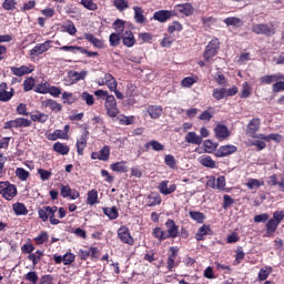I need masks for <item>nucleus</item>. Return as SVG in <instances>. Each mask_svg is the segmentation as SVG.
<instances>
[{"label":"nucleus","instance_id":"obj_1","mask_svg":"<svg viewBox=\"0 0 284 284\" xmlns=\"http://www.w3.org/2000/svg\"><path fill=\"white\" fill-rule=\"evenodd\" d=\"M252 32L255 34H264L265 37H274V34H276V27H274V24L258 23L252 27Z\"/></svg>","mask_w":284,"mask_h":284},{"label":"nucleus","instance_id":"obj_2","mask_svg":"<svg viewBox=\"0 0 284 284\" xmlns=\"http://www.w3.org/2000/svg\"><path fill=\"white\" fill-rule=\"evenodd\" d=\"M219 45H221V42L216 38L209 42L204 52L205 61H211L214 59V57H216L219 52Z\"/></svg>","mask_w":284,"mask_h":284},{"label":"nucleus","instance_id":"obj_3","mask_svg":"<svg viewBox=\"0 0 284 284\" xmlns=\"http://www.w3.org/2000/svg\"><path fill=\"white\" fill-rule=\"evenodd\" d=\"M104 108L106 110L108 116L114 119L119 114V108L116 106V99L114 95H108L105 98Z\"/></svg>","mask_w":284,"mask_h":284},{"label":"nucleus","instance_id":"obj_4","mask_svg":"<svg viewBox=\"0 0 284 284\" xmlns=\"http://www.w3.org/2000/svg\"><path fill=\"white\" fill-rule=\"evenodd\" d=\"M32 125V121L26 118H18L11 121H8L4 123V130H12V128H16L19 130V128H30Z\"/></svg>","mask_w":284,"mask_h":284},{"label":"nucleus","instance_id":"obj_5","mask_svg":"<svg viewBox=\"0 0 284 284\" xmlns=\"http://www.w3.org/2000/svg\"><path fill=\"white\" fill-rule=\"evenodd\" d=\"M172 11L174 12V17L178 14L181 17H192L194 14V7L192 3L176 4Z\"/></svg>","mask_w":284,"mask_h":284},{"label":"nucleus","instance_id":"obj_6","mask_svg":"<svg viewBox=\"0 0 284 284\" xmlns=\"http://www.w3.org/2000/svg\"><path fill=\"white\" fill-rule=\"evenodd\" d=\"M52 48V40H47L43 43H38L34 49H31L29 51V54L31 57H39V54H43L44 52H48Z\"/></svg>","mask_w":284,"mask_h":284},{"label":"nucleus","instance_id":"obj_7","mask_svg":"<svg viewBox=\"0 0 284 284\" xmlns=\"http://www.w3.org/2000/svg\"><path fill=\"white\" fill-rule=\"evenodd\" d=\"M118 239L122 241V243H126V245H134V237L130 234V229L126 226H121L118 230Z\"/></svg>","mask_w":284,"mask_h":284},{"label":"nucleus","instance_id":"obj_8","mask_svg":"<svg viewBox=\"0 0 284 284\" xmlns=\"http://www.w3.org/2000/svg\"><path fill=\"white\" fill-rule=\"evenodd\" d=\"M158 189H159L160 194L168 196L170 194H173V192H176V184H174L168 180H164L159 184Z\"/></svg>","mask_w":284,"mask_h":284},{"label":"nucleus","instance_id":"obj_9","mask_svg":"<svg viewBox=\"0 0 284 284\" xmlns=\"http://www.w3.org/2000/svg\"><path fill=\"white\" fill-rule=\"evenodd\" d=\"M12 97H14V89L8 91V83H0V101H2V103H8Z\"/></svg>","mask_w":284,"mask_h":284},{"label":"nucleus","instance_id":"obj_10","mask_svg":"<svg viewBox=\"0 0 284 284\" xmlns=\"http://www.w3.org/2000/svg\"><path fill=\"white\" fill-rule=\"evenodd\" d=\"M99 85H106L111 92H116L119 82H116V79H114L112 74L105 73L102 81L99 82Z\"/></svg>","mask_w":284,"mask_h":284},{"label":"nucleus","instance_id":"obj_11","mask_svg":"<svg viewBox=\"0 0 284 284\" xmlns=\"http://www.w3.org/2000/svg\"><path fill=\"white\" fill-rule=\"evenodd\" d=\"M214 134L217 141H225V139L230 136L231 132L224 124H216L214 128Z\"/></svg>","mask_w":284,"mask_h":284},{"label":"nucleus","instance_id":"obj_12","mask_svg":"<svg viewBox=\"0 0 284 284\" xmlns=\"http://www.w3.org/2000/svg\"><path fill=\"white\" fill-rule=\"evenodd\" d=\"M17 185L14 184H10V182H8V184L4 186V189L2 191H0V194H2L3 199H6V201H12V199H14V196H17Z\"/></svg>","mask_w":284,"mask_h":284},{"label":"nucleus","instance_id":"obj_13","mask_svg":"<svg viewBox=\"0 0 284 284\" xmlns=\"http://www.w3.org/2000/svg\"><path fill=\"white\" fill-rule=\"evenodd\" d=\"M174 17V12L171 10H160L153 14L154 21H159V23H165L170 21V19Z\"/></svg>","mask_w":284,"mask_h":284},{"label":"nucleus","instance_id":"obj_14","mask_svg":"<svg viewBox=\"0 0 284 284\" xmlns=\"http://www.w3.org/2000/svg\"><path fill=\"white\" fill-rule=\"evenodd\" d=\"M258 130H261V119L254 118L248 122L246 133L252 136V139H256Z\"/></svg>","mask_w":284,"mask_h":284},{"label":"nucleus","instance_id":"obj_15","mask_svg":"<svg viewBox=\"0 0 284 284\" xmlns=\"http://www.w3.org/2000/svg\"><path fill=\"white\" fill-rule=\"evenodd\" d=\"M121 38H122L123 45H125L126 48H134V45L136 44V39L134 38V33H132V31L130 30L122 32Z\"/></svg>","mask_w":284,"mask_h":284},{"label":"nucleus","instance_id":"obj_16","mask_svg":"<svg viewBox=\"0 0 284 284\" xmlns=\"http://www.w3.org/2000/svg\"><path fill=\"white\" fill-rule=\"evenodd\" d=\"M168 239H176L179 236V226L174 220H168L165 223Z\"/></svg>","mask_w":284,"mask_h":284},{"label":"nucleus","instance_id":"obj_17","mask_svg":"<svg viewBox=\"0 0 284 284\" xmlns=\"http://www.w3.org/2000/svg\"><path fill=\"white\" fill-rule=\"evenodd\" d=\"M267 184L272 187H276L280 190V192H284V173L281 176V180L278 181V176L276 174H273L268 178Z\"/></svg>","mask_w":284,"mask_h":284},{"label":"nucleus","instance_id":"obj_18","mask_svg":"<svg viewBox=\"0 0 284 284\" xmlns=\"http://www.w3.org/2000/svg\"><path fill=\"white\" fill-rule=\"evenodd\" d=\"M278 81H284V74L277 73L272 75H263L260 78L262 84L270 85L271 83H276Z\"/></svg>","mask_w":284,"mask_h":284},{"label":"nucleus","instance_id":"obj_19","mask_svg":"<svg viewBox=\"0 0 284 284\" xmlns=\"http://www.w3.org/2000/svg\"><path fill=\"white\" fill-rule=\"evenodd\" d=\"M84 39H87V41H89L93 48H98V50H103V48H105L103 40L94 37L92 33H84Z\"/></svg>","mask_w":284,"mask_h":284},{"label":"nucleus","instance_id":"obj_20","mask_svg":"<svg viewBox=\"0 0 284 284\" xmlns=\"http://www.w3.org/2000/svg\"><path fill=\"white\" fill-rule=\"evenodd\" d=\"M88 134L90 133L88 131H84V133L77 141V150L79 156H83V151L88 146Z\"/></svg>","mask_w":284,"mask_h":284},{"label":"nucleus","instance_id":"obj_21","mask_svg":"<svg viewBox=\"0 0 284 284\" xmlns=\"http://www.w3.org/2000/svg\"><path fill=\"white\" fill-rule=\"evenodd\" d=\"M236 146L232 144L220 146L216 151V156L223 158V156H230V154H234L236 152Z\"/></svg>","mask_w":284,"mask_h":284},{"label":"nucleus","instance_id":"obj_22","mask_svg":"<svg viewBox=\"0 0 284 284\" xmlns=\"http://www.w3.org/2000/svg\"><path fill=\"white\" fill-rule=\"evenodd\" d=\"M199 163L203 165V168H210L211 170L216 168V161H214L210 155H201L199 158Z\"/></svg>","mask_w":284,"mask_h":284},{"label":"nucleus","instance_id":"obj_23","mask_svg":"<svg viewBox=\"0 0 284 284\" xmlns=\"http://www.w3.org/2000/svg\"><path fill=\"white\" fill-rule=\"evenodd\" d=\"M185 142L191 143L192 145H201V143H203V138L196 134V132H189L185 135Z\"/></svg>","mask_w":284,"mask_h":284},{"label":"nucleus","instance_id":"obj_24","mask_svg":"<svg viewBox=\"0 0 284 284\" xmlns=\"http://www.w3.org/2000/svg\"><path fill=\"white\" fill-rule=\"evenodd\" d=\"M10 70L14 77H24V74H30L32 72V69L28 65L11 67Z\"/></svg>","mask_w":284,"mask_h":284},{"label":"nucleus","instance_id":"obj_25","mask_svg":"<svg viewBox=\"0 0 284 284\" xmlns=\"http://www.w3.org/2000/svg\"><path fill=\"white\" fill-rule=\"evenodd\" d=\"M133 11L135 23L143 24L148 22V18L143 14V9L141 7H133Z\"/></svg>","mask_w":284,"mask_h":284},{"label":"nucleus","instance_id":"obj_26","mask_svg":"<svg viewBox=\"0 0 284 284\" xmlns=\"http://www.w3.org/2000/svg\"><path fill=\"white\" fill-rule=\"evenodd\" d=\"M212 232V229H210V225L203 224L196 232L195 239L196 241H204L205 236Z\"/></svg>","mask_w":284,"mask_h":284},{"label":"nucleus","instance_id":"obj_27","mask_svg":"<svg viewBox=\"0 0 284 284\" xmlns=\"http://www.w3.org/2000/svg\"><path fill=\"white\" fill-rule=\"evenodd\" d=\"M145 150H154V152H163L165 150V145H163L161 142L156 140H152L150 142H146L144 145Z\"/></svg>","mask_w":284,"mask_h":284},{"label":"nucleus","instance_id":"obj_28","mask_svg":"<svg viewBox=\"0 0 284 284\" xmlns=\"http://www.w3.org/2000/svg\"><path fill=\"white\" fill-rule=\"evenodd\" d=\"M148 113L152 119H161V114H163V106L150 105L148 108Z\"/></svg>","mask_w":284,"mask_h":284},{"label":"nucleus","instance_id":"obj_29","mask_svg":"<svg viewBox=\"0 0 284 284\" xmlns=\"http://www.w3.org/2000/svg\"><path fill=\"white\" fill-rule=\"evenodd\" d=\"M42 105H43V108H50V110H52V112H61V110H62L61 104L52 99L42 101Z\"/></svg>","mask_w":284,"mask_h":284},{"label":"nucleus","instance_id":"obj_30","mask_svg":"<svg viewBox=\"0 0 284 284\" xmlns=\"http://www.w3.org/2000/svg\"><path fill=\"white\" fill-rule=\"evenodd\" d=\"M12 210L17 216H26L28 214V207L21 202L12 204Z\"/></svg>","mask_w":284,"mask_h":284},{"label":"nucleus","instance_id":"obj_31","mask_svg":"<svg viewBox=\"0 0 284 284\" xmlns=\"http://www.w3.org/2000/svg\"><path fill=\"white\" fill-rule=\"evenodd\" d=\"M103 214L110 219V221H116L119 219V209L116 206L103 207Z\"/></svg>","mask_w":284,"mask_h":284},{"label":"nucleus","instance_id":"obj_32","mask_svg":"<svg viewBox=\"0 0 284 284\" xmlns=\"http://www.w3.org/2000/svg\"><path fill=\"white\" fill-rule=\"evenodd\" d=\"M53 150L54 152H57L58 154H61L62 156L70 154V146L61 142H55L53 144Z\"/></svg>","mask_w":284,"mask_h":284},{"label":"nucleus","instance_id":"obj_33","mask_svg":"<svg viewBox=\"0 0 284 284\" xmlns=\"http://www.w3.org/2000/svg\"><path fill=\"white\" fill-rule=\"evenodd\" d=\"M110 169L113 172L125 173V172H128V162H125V161L115 162L110 165Z\"/></svg>","mask_w":284,"mask_h":284},{"label":"nucleus","instance_id":"obj_34","mask_svg":"<svg viewBox=\"0 0 284 284\" xmlns=\"http://www.w3.org/2000/svg\"><path fill=\"white\" fill-rule=\"evenodd\" d=\"M57 210V206H47V219H50L51 225H59L61 223L58 219H54Z\"/></svg>","mask_w":284,"mask_h":284},{"label":"nucleus","instance_id":"obj_35","mask_svg":"<svg viewBox=\"0 0 284 284\" xmlns=\"http://www.w3.org/2000/svg\"><path fill=\"white\" fill-rule=\"evenodd\" d=\"M146 205L149 207H155V205H161V195L153 193L146 197Z\"/></svg>","mask_w":284,"mask_h":284},{"label":"nucleus","instance_id":"obj_36","mask_svg":"<svg viewBox=\"0 0 284 284\" xmlns=\"http://www.w3.org/2000/svg\"><path fill=\"white\" fill-rule=\"evenodd\" d=\"M276 230H278V224L277 222H275L273 219L268 220L266 222V233H265V236L266 237H270L272 236V234L274 232H276Z\"/></svg>","mask_w":284,"mask_h":284},{"label":"nucleus","instance_id":"obj_37","mask_svg":"<svg viewBox=\"0 0 284 284\" xmlns=\"http://www.w3.org/2000/svg\"><path fill=\"white\" fill-rule=\"evenodd\" d=\"M88 205H97L99 203V192L97 190H91L87 197Z\"/></svg>","mask_w":284,"mask_h":284},{"label":"nucleus","instance_id":"obj_38","mask_svg":"<svg viewBox=\"0 0 284 284\" xmlns=\"http://www.w3.org/2000/svg\"><path fill=\"white\" fill-rule=\"evenodd\" d=\"M49 141H57V139H68L63 130H54L52 133L47 134Z\"/></svg>","mask_w":284,"mask_h":284},{"label":"nucleus","instance_id":"obj_39","mask_svg":"<svg viewBox=\"0 0 284 284\" xmlns=\"http://www.w3.org/2000/svg\"><path fill=\"white\" fill-rule=\"evenodd\" d=\"M272 274V267L270 266H264L260 270L257 274V280L258 281H267V277Z\"/></svg>","mask_w":284,"mask_h":284},{"label":"nucleus","instance_id":"obj_40","mask_svg":"<svg viewBox=\"0 0 284 284\" xmlns=\"http://www.w3.org/2000/svg\"><path fill=\"white\" fill-rule=\"evenodd\" d=\"M227 94V89L221 88V89H214L212 97L215 99V101H221V99H225Z\"/></svg>","mask_w":284,"mask_h":284},{"label":"nucleus","instance_id":"obj_41","mask_svg":"<svg viewBox=\"0 0 284 284\" xmlns=\"http://www.w3.org/2000/svg\"><path fill=\"white\" fill-rule=\"evenodd\" d=\"M48 119H49V115L45 113H41L39 111L31 113V120L38 121V123H45Z\"/></svg>","mask_w":284,"mask_h":284},{"label":"nucleus","instance_id":"obj_42","mask_svg":"<svg viewBox=\"0 0 284 284\" xmlns=\"http://www.w3.org/2000/svg\"><path fill=\"white\" fill-rule=\"evenodd\" d=\"M16 176L19 179V181H28L30 178V172L23 168H18L16 169Z\"/></svg>","mask_w":284,"mask_h":284},{"label":"nucleus","instance_id":"obj_43","mask_svg":"<svg viewBox=\"0 0 284 284\" xmlns=\"http://www.w3.org/2000/svg\"><path fill=\"white\" fill-rule=\"evenodd\" d=\"M189 216L193 220L196 221L197 223H203L205 221V214L199 211H190Z\"/></svg>","mask_w":284,"mask_h":284},{"label":"nucleus","instance_id":"obj_44","mask_svg":"<svg viewBox=\"0 0 284 284\" xmlns=\"http://www.w3.org/2000/svg\"><path fill=\"white\" fill-rule=\"evenodd\" d=\"M224 23L226 26H235V28H241V26H243V20H241V18L230 17L224 20Z\"/></svg>","mask_w":284,"mask_h":284},{"label":"nucleus","instance_id":"obj_45","mask_svg":"<svg viewBox=\"0 0 284 284\" xmlns=\"http://www.w3.org/2000/svg\"><path fill=\"white\" fill-rule=\"evenodd\" d=\"M261 185H265V182L257 179H250L246 183V187H248V190H257Z\"/></svg>","mask_w":284,"mask_h":284},{"label":"nucleus","instance_id":"obj_46","mask_svg":"<svg viewBox=\"0 0 284 284\" xmlns=\"http://www.w3.org/2000/svg\"><path fill=\"white\" fill-rule=\"evenodd\" d=\"M183 30V24L179 21H173L169 27H168V32L169 34H174V32H181Z\"/></svg>","mask_w":284,"mask_h":284},{"label":"nucleus","instance_id":"obj_47","mask_svg":"<svg viewBox=\"0 0 284 284\" xmlns=\"http://www.w3.org/2000/svg\"><path fill=\"white\" fill-rule=\"evenodd\" d=\"M113 6L120 12H123V10H128V8H130V4H129L128 0H114Z\"/></svg>","mask_w":284,"mask_h":284},{"label":"nucleus","instance_id":"obj_48","mask_svg":"<svg viewBox=\"0 0 284 284\" xmlns=\"http://www.w3.org/2000/svg\"><path fill=\"white\" fill-rule=\"evenodd\" d=\"M62 100H63V103H68V105H72V103H77L78 99L74 97L73 93L63 92Z\"/></svg>","mask_w":284,"mask_h":284},{"label":"nucleus","instance_id":"obj_49","mask_svg":"<svg viewBox=\"0 0 284 284\" xmlns=\"http://www.w3.org/2000/svg\"><path fill=\"white\" fill-rule=\"evenodd\" d=\"M49 91H50V83L48 82L40 83L34 89V92H37L38 94H48Z\"/></svg>","mask_w":284,"mask_h":284},{"label":"nucleus","instance_id":"obj_50","mask_svg":"<svg viewBox=\"0 0 284 284\" xmlns=\"http://www.w3.org/2000/svg\"><path fill=\"white\" fill-rule=\"evenodd\" d=\"M121 33H111L109 37V42L112 48H116L121 43Z\"/></svg>","mask_w":284,"mask_h":284},{"label":"nucleus","instance_id":"obj_51","mask_svg":"<svg viewBox=\"0 0 284 284\" xmlns=\"http://www.w3.org/2000/svg\"><path fill=\"white\" fill-rule=\"evenodd\" d=\"M153 236L155 239H159L160 241H165V239H168V233L165 231H162L161 227H155L153 230Z\"/></svg>","mask_w":284,"mask_h":284},{"label":"nucleus","instance_id":"obj_52","mask_svg":"<svg viewBox=\"0 0 284 284\" xmlns=\"http://www.w3.org/2000/svg\"><path fill=\"white\" fill-rule=\"evenodd\" d=\"M164 163L168 165V168H171V170H174L176 168V159H174V155L168 154L164 156Z\"/></svg>","mask_w":284,"mask_h":284},{"label":"nucleus","instance_id":"obj_53","mask_svg":"<svg viewBox=\"0 0 284 284\" xmlns=\"http://www.w3.org/2000/svg\"><path fill=\"white\" fill-rule=\"evenodd\" d=\"M62 29L63 32H68V34H71V37H74V34H77V27L72 22L62 26Z\"/></svg>","mask_w":284,"mask_h":284},{"label":"nucleus","instance_id":"obj_54","mask_svg":"<svg viewBox=\"0 0 284 284\" xmlns=\"http://www.w3.org/2000/svg\"><path fill=\"white\" fill-rule=\"evenodd\" d=\"M251 94H252V88L250 87V83L244 82L242 84V93H241L242 99H248Z\"/></svg>","mask_w":284,"mask_h":284},{"label":"nucleus","instance_id":"obj_55","mask_svg":"<svg viewBox=\"0 0 284 284\" xmlns=\"http://www.w3.org/2000/svg\"><path fill=\"white\" fill-rule=\"evenodd\" d=\"M100 161H108L110 159V146L104 145L100 151Z\"/></svg>","mask_w":284,"mask_h":284},{"label":"nucleus","instance_id":"obj_56","mask_svg":"<svg viewBox=\"0 0 284 284\" xmlns=\"http://www.w3.org/2000/svg\"><path fill=\"white\" fill-rule=\"evenodd\" d=\"M2 8L3 10H17V0H4Z\"/></svg>","mask_w":284,"mask_h":284},{"label":"nucleus","instance_id":"obj_57","mask_svg":"<svg viewBox=\"0 0 284 284\" xmlns=\"http://www.w3.org/2000/svg\"><path fill=\"white\" fill-rule=\"evenodd\" d=\"M34 89V79L28 78L23 81V90L24 92H30V90Z\"/></svg>","mask_w":284,"mask_h":284},{"label":"nucleus","instance_id":"obj_58","mask_svg":"<svg viewBox=\"0 0 284 284\" xmlns=\"http://www.w3.org/2000/svg\"><path fill=\"white\" fill-rule=\"evenodd\" d=\"M81 99H82V101H84L87 103V105H94V95H92L88 92H83L81 94Z\"/></svg>","mask_w":284,"mask_h":284},{"label":"nucleus","instance_id":"obj_59","mask_svg":"<svg viewBox=\"0 0 284 284\" xmlns=\"http://www.w3.org/2000/svg\"><path fill=\"white\" fill-rule=\"evenodd\" d=\"M81 4L87 8V10H97V3H94V0H81Z\"/></svg>","mask_w":284,"mask_h":284},{"label":"nucleus","instance_id":"obj_60","mask_svg":"<svg viewBox=\"0 0 284 284\" xmlns=\"http://www.w3.org/2000/svg\"><path fill=\"white\" fill-rule=\"evenodd\" d=\"M38 174L40 175L41 181H48L50 180V176H52V173L44 169H38Z\"/></svg>","mask_w":284,"mask_h":284},{"label":"nucleus","instance_id":"obj_61","mask_svg":"<svg viewBox=\"0 0 284 284\" xmlns=\"http://www.w3.org/2000/svg\"><path fill=\"white\" fill-rule=\"evenodd\" d=\"M26 281H29V283L37 284L39 281V275H37V272H29L26 275Z\"/></svg>","mask_w":284,"mask_h":284},{"label":"nucleus","instance_id":"obj_62","mask_svg":"<svg viewBox=\"0 0 284 284\" xmlns=\"http://www.w3.org/2000/svg\"><path fill=\"white\" fill-rule=\"evenodd\" d=\"M37 245H43L45 241H48V232H42L40 233L36 239H34Z\"/></svg>","mask_w":284,"mask_h":284},{"label":"nucleus","instance_id":"obj_63","mask_svg":"<svg viewBox=\"0 0 284 284\" xmlns=\"http://www.w3.org/2000/svg\"><path fill=\"white\" fill-rule=\"evenodd\" d=\"M284 219V212L283 211H275L273 213V220L277 225H281V221Z\"/></svg>","mask_w":284,"mask_h":284},{"label":"nucleus","instance_id":"obj_64","mask_svg":"<svg viewBox=\"0 0 284 284\" xmlns=\"http://www.w3.org/2000/svg\"><path fill=\"white\" fill-rule=\"evenodd\" d=\"M74 258H77V256H74V254L72 253H67L63 255V265H72V263H74Z\"/></svg>","mask_w":284,"mask_h":284}]
</instances>
